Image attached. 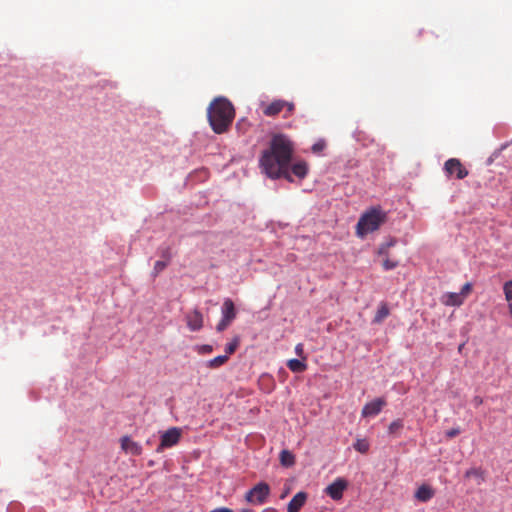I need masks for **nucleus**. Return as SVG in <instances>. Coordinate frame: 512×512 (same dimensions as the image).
<instances>
[{"label":"nucleus","mask_w":512,"mask_h":512,"mask_svg":"<svg viewBox=\"0 0 512 512\" xmlns=\"http://www.w3.org/2000/svg\"><path fill=\"white\" fill-rule=\"evenodd\" d=\"M442 302L447 306H460L464 300L461 294L450 292L443 296Z\"/></svg>","instance_id":"obj_16"},{"label":"nucleus","mask_w":512,"mask_h":512,"mask_svg":"<svg viewBox=\"0 0 512 512\" xmlns=\"http://www.w3.org/2000/svg\"><path fill=\"white\" fill-rule=\"evenodd\" d=\"M182 431L178 427H172L161 435L160 444L156 448V452L161 453L166 448H171L178 444L181 439Z\"/></svg>","instance_id":"obj_6"},{"label":"nucleus","mask_w":512,"mask_h":512,"mask_svg":"<svg viewBox=\"0 0 512 512\" xmlns=\"http://www.w3.org/2000/svg\"><path fill=\"white\" fill-rule=\"evenodd\" d=\"M235 117L232 103L225 97H216L208 106L207 118L216 134L228 131Z\"/></svg>","instance_id":"obj_2"},{"label":"nucleus","mask_w":512,"mask_h":512,"mask_svg":"<svg viewBox=\"0 0 512 512\" xmlns=\"http://www.w3.org/2000/svg\"><path fill=\"white\" fill-rule=\"evenodd\" d=\"M187 326L191 331H199L203 327V315L195 309L186 315Z\"/></svg>","instance_id":"obj_11"},{"label":"nucleus","mask_w":512,"mask_h":512,"mask_svg":"<svg viewBox=\"0 0 512 512\" xmlns=\"http://www.w3.org/2000/svg\"><path fill=\"white\" fill-rule=\"evenodd\" d=\"M473 402L476 406H480L483 403V399L480 396H476L474 397Z\"/></svg>","instance_id":"obj_33"},{"label":"nucleus","mask_w":512,"mask_h":512,"mask_svg":"<svg viewBox=\"0 0 512 512\" xmlns=\"http://www.w3.org/2000/svg\"><path fill=\"white\" fill-rule=\"evenodd\" d=\"M460 433V430L458 428L450 429L446 432L447 437L453 438L457 436Z\"/></svg>","instance_id":"obj_32"},{"label":"nucleus","mask_w":512,"mask_h":512,"mask_svg":"<svg viewBox=\"0 0 512 512\" xmlns=\"http://www.w3.org/2000/svg\"><path fill=\"white\" fill-rule=\"evenodd\" d=\"M394 245L395 241L391 240L390 242L381 245V247L378 250V254L385 257L382 263L383 268L385 270H392L398 266V261L390 260L388 258V249Z\"/></svg>","instance_id":"obj_13"},{"label":"nucleus","mask_w":512,"mask_h":512,"mask_svg":"<svg viewBox=\"0 0 512 512\" xmlns=\"http://www.w3.org/2000/svg\"><path fill=\"white\" fill-rule=\"evenodd\" d=\"M296 352H297V354H300L302 352V345L301 344H298L296 346Z\"/></svg>","instance_id":"obj_35"},{"label":"nucleus","mask_w":512,"mask_h":512,"mask_svg":"<svg viewBox=\"0 0 512 512\" xmlns=\"http://www.w3.org/2000/svg\"><path fill=\"white\" fill-rule=\"evenodd\" d=\"M210 512H233V511L229 508H218V509H214Z\"/></svg>","instance_id":"obj_34"},{"label":"nucleus","mask_w":512,"mask_h":512,"mask_svg":"<svg viewBox=\"0 0 512 512\" xmlns=\"http://www.w3.org/2000/svg\"><path fill=\"white\" fill-rule=\"evenodd\" d=\"M471 290H472L471 283H466L463 285L461 292L459 294H461L462 297L464 298L466 295H468L471 292Z\"/></svg>","instance_id":"obj_30"},{"label":"nucleus","mask_w":512,"mask_h":512,"mask_svg":"<svg viewBox=\"0 0 512 512\" xmlns=\"http://www.w3.org/2000/svg\"><path fill=\"white\" fill-rule=\"evenodd\" d=\"M222 318L216 325V330L222 332L230 326L232 321L236 318L237 312L235 305L230 298H226L221 308Z\"/></svg>","instance_id":"obj_5"},{"label":"nucleus","mask_w":512,"mask_h":512,"mask_svg":"<svg viewBox=\"0 0 512 512\" xmlns=\"http://www.w3.org/2000/svg\"><path fill=\"white\" fill-rule=\"evenodd\" d=\"M161 256L164 259V261H168L169 263L172 258L171 249L169 247L163 248L161 250Z\"/></svg>","instance_id":"obj_29"},{"label":"nucleus","mask_w":512,"mask_h":512,"mask_svg":"<svg viewBox=\"0 0 512 512\" xmlns=\"http://www.w3.org/2000/svg\"><path fill=\"white\" fill-rule=\"evenodd\" d=\"M326 147V142L324 140H319L316 143H314L311 147V150L315 154L321 153Z\"/></svg>","instance_id":"obj_28"},{"label":"nucleus","mask_w":512,"mask_h":512,"mask_svg":"<svg viewBox=\"0 0 512 512\" xmlns=\"http://www.w3.org/2000/svg\"><path fill=\"white\" fill-rule=\"evenodd\" d=\"M238 346H239V339L236 337L230 343H228L226 345V347H225L226 355H228V357L230 355H232L236 351Z\"/></svg>","instance_id":"obj_25"},{"label":"nucleus","mask_w":512,"mask_h":512,"mask_svg":"<svg viewBox=\"0 0 512 512\" xmlns=\"http://www.w3.org/2000/svg\"><path fill=\"white\" fill-rule=\"evenodd\" d=\"M353 447L356 451L365 454L369 451L370 444L367 439H357Z\"/></svg>","instance_id":"obj_24"},{"label":"nucleus","mask_w":512,"mask_h":512,"mask_svg":"<svg viewBox=\"0 0 512 512\" xmlns=\"http://www.w3.org/2000/svg\"><path fill=\"white\" fill-rule=\"evenodd\" d=\"M444 170L448 176L455 174L457 179H464L468 175V170L457 158L448 159L444 164Z\"/></svg>","instance_id":"obj_8"},{"label":"nucleus","mask_w":512,"mask_h":512,"mask_svg":"<svg viewBox=\"0 0 512 512\" xmlns=\"http://www.w3.org/2000/svg\"><path fill=\"white\" fill-rule=\"evenodd\" d=\"M168 261L158 260L154 264L153 274L157 276L160 272H162L168 265Z\"/></svg>","instance_id":"obj_26"},{"label":"nucleus","mask_w":512,"mask_h":512,"mask_svg":"<svg viewBox=\"0 0 512 512\" xmlns=\"http://www.w3.org/2000/svg\"><path fill=\"white\" fill-rule=\"evenodd\" d=\"M270 493V488L266 483H259L246 493V500L253 504H263Z\"/></svg>","instance_id":"obj_7"},{"label":"nucleus","mask_w":512,"mask_h":512,"mask_svg":"<svg viewBox=\"0 0 512 512\" xmlns=\"http://www.w3.org/2000/svg\"><path fill=\"white\" fill-rule=\"evenodd\" d=\"M121 448L125 453L138 456L142 453V447L139 443L133 441L129 436H123L120 439Z\"/></svg>","instance_id":"obj_12"},{"label":"nucleus","mask_w":512,"mask_h":512,"mask_svg":"<svg viewBox=\"0 0 512 512\" xmlns=\"http://www.w3.org/2000/svg\"><path fill=\"white\" fill-rule=\"evenodd\" d=\"M347 487V480L339 477L326 487L325 492L330 498L337 501L342 499L343 492L347 489Z\"/></svg>","instance_id":"obj_9"},{"label":"nucleus","mask_w":512,"mask_h":512,"mask_svg":"<svg viewBox=\"0 0 512 512\" xmlns=\"http://www.w3.org/2000/svg\"><path fill=\"white\" fill-rule=\"evenodd\" d=\"M465 478H475L477 484L480 485L484 482V472L480 468H470L465 472Z\"/></svg>","instance_id":"obj_19"},{"label":"nucleus","mask_w":512,"mask_h":512,"mask_svg":"<svg viewBox=\"0 0 512 512\" xmlns=\"http://www.w3.org/2000/svg\"><path fill=\"white\" fill-rule=\"evenodd\" d=\"M291 171L296 177L303 179L308 173V164L305 161H298L291 165Z\"/></svg>","instance_id":"obj_17"},{"label":"nucleus","mask_w":512,"mask_h":512,"mask_svg":"<svg viewBox=\"0 0 512 512\" xmlns=\"http://www.w3.org/2000/svg\"><path fill=\"white\" fill-rule=\"evenodd\" d=\"M505 300L508 303L509 313L512 317V280L506 281L503 285Z\"/></svg>","instance_id":"obj_20"},{"label":"nucleus","mask_w":512,"mask_h":512,"mask_svg":"<svg viewBox=\"0 0 512 512\" xmlns=\"http://www.w3.org/2000/svg\"><path fill=\"white\" fill-rule=\"evenodd\" d=\"M403 428V422L402 420H395L393 421L389 427H388V431L390 434H395L397 433L399 430H401Z\"/></svg>","instance_id":"obj_27"},{"label":"nucleus","mask_w":512,"mask_h":512,"mask_svg":"<svg viewBox=\"0 0 512 512\" xmlns=\"http://www.w3.org/2000/svg\"><path fill=\"white\" fill-rule=\"evenodd\" d=\"M280 462L283 466L289 467L295 463V457L290 451L282 450L280 453Z\"/></svg>","instance_id":"obj_22"},{"label":"nucleus","mask_w":512,"mask_h":512,"mask_svg":"<svg viewBox=\"0 0 512 512\" xmlns=\"http://www.w3.org/2000/svg\"><path fill=\"white\" fill-rule=\"evenodd\" d=\"M287 366L292 372L296 373L303 372L306 369V364L298 359H290Z\"/></svg>","instance_id":"obj_23"},{"label":"nucleus","mask_w":512,"mask_h":512,"mask_svg":"<svg viewBox=\"0 0 512 512\" xmlns=\"http://www.w3.org/2000/svg\"><path fill=\"white\" fill-rule=\"evenodd\" d=\"M384 406H386V400L384 398H376L364 405L361 415L362 417H374L382 411Z\"/></svg>","instance_id":"obj_10"},{"label":"nucleus","mask_w":512,"mask_h":512,"mask_svg":"<svg viewBox=\"0 0 512 512\" xmlns=\"http://www.w3.org/2000/svg\"><path fill=\"white\" fill-rule=\"evenodd\" d=\"M213 351V347L211 345H202L198 348V352L200 354H208V353H211Z\"/></svg>","instance_id":"obj_31"},{"label":"nucleus","mask_w":512,"mask_h":512,"mask_svg":"<svg viewBox=\"0 0 512 512\" xmlns=\"http://www.w3.org/2000/svg\"><path fill=\"white\" fill-rule=\"evenodd\" d=\"M241 512H254V511L251 509H242Z\"/></svg>","instance_id":"obj_36"},{"label":"nucleus","mask_w":512,"mask_h":512,"mask_svg":"<svg viewBox=\"0 0 512 512\" xmlns=\"http://www.w3.org/2000/svg\"><path fill=\"white\" fill-rule=\"evenodd\" d=\"M387 219L386 212L380 207H374L365 212L358 220L356 233L360 237L372 233L380 228Z\"/></svg>","instance_id":"obj_3"},{"label":"nucleus","mask_w":512,"mask_h":512,"mask_svg":"<svg viewBox=\"0 0 512 512\" xmlns=\"http://www.w3.org/2000/svg\"><path fill=\"white\" fill-rule=\"evenodd\" d=\"M307 500V494L305 492H298L294 495V497L290 500L287 505L288 512H299L301 508L304 506Z\"/></svg>","instance_id":"obj_14"},{"label":"nucleus","mask_w":512,"mask_h":512,"mask_svg":"<svg viewBox=\"0 0 512 512\" xmlns=\"http://www.w3.org/2000/svg\"><path fill=\"white\" fill-rule=\"evenodd\" d=\"M434 495V489L427 484H422L415 492V498L420 502H428Z\"/></svg>","instance_id":"obj_15"},{"label":"nucleus","mask_w":512,"mask_h":512,"mask_svg":"<svg viewBox=\"0 0 512 512\" xmlns=\"http://www.w3.org/2000/svg\"><path fill=\"white\" fill-rule=\"evenodd\" d=\"M389 314H390V310H389L387 303L381 302L376 311V314L373 318V323H375V324L382 323L383 320L389 316Z\"/></svg>","instance_id":"obj_18"},{"label":"nucleus","mask_w":512,"mask_h":512,"mask_svg":"<svg viewBox=\"0 0 512 512\" xmlns=\"http://www.w3.org/2000/svg\"><path fill=\"white\" fill-rule=\"evenodd\" d=\"M293 152V144L285 135L273 136L259 160L262 172L271 179L285 178L292 182L290 164Z\"/></svg>","instance_id":"obj_1"},{"label":"nucleus","mask_w":512,"mask_h":512,"mask_svg":"<svg viewBox=\"0 0 512 512\" xmlns=\"http://www.w3.org/2000/svg\"><path fill=\"white\" fill-rule=\"evenodd\" d=\"M228 361V355H219L209 361H207L206 366L210 369H217L224 365Z\"/></svg>","instance_id":"obj_21"},{"label":"nucleus","mask_w":512,"mask_h":512,"mask_svg":"<svg viewBox=\"0 0 512 512\" xmlns=\"http://www.w3.org/2000/svg\"><path fill=\"white\" fill-rule=\"evenodd\" d=\"M283 110H285L284 117H290L295 110L294 103L279 99L269 104H262V112L265 116L274 117Z\"/></svg>","instance_id":"obj_4"}]
</instances>
